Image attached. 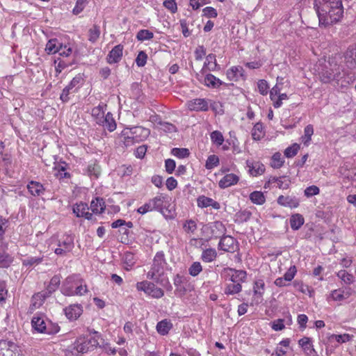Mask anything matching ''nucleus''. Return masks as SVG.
Wrapping results in <instances>:
<instances>
[{"label":"nucleus","mask_w":356,"mask_h":356,"mask_svg":"<svg viewBox=\"0 0 356 356\" xmlns=\"http://www.w3.org/2000/svg\"><path fill=\"white\" fill-rule=\"evenodd\" d=\"M314 8L320 26L325 27L339 22L343 15L341 0H314Z\"/></svg>","instance_id":"f257e3e1"},{"label":"nucleus","mask_w":356,"mask_h":356,"mask_svg":"<svg viewBox=\"0 0 356 356\" xmlns=\"http://www.w3.org/2000/svg\"><path fill=\"white\" fill-rule=\"evenodd\" d=\"M88 287L80 275L73 274L63 282L60 292L65 296H83L88 293Z\"/></svg>","instance_id":"f03ea898"},{"label":"nucleus","mask_w":356,"mask_h":356,"mask_svg":"<svg viewBox=\"0 0 356 356\" xmlns=\"http://www.w3.org/2000/svg\"><path fill=\"white\" fill-rule=\"evenodd\" d=\"M318 70L320 79L325 83L333 81H339L341 78V66L339 64L336 56L325 60L323 64H321V69Z\"/></svg>","instance_id":"7ed1b4c3"},{"label":"nucleus","mask_w":356,"mask_h":356,"mask_svg":"<svg viewBox=\"0 0 356 356\" xmlns=\"http://www.w3.org/2000/svg\"><path fill=\"white\" fill-rule=\"evenodd\" d=\"M32 328L38 333L54 335L60 328L58 323H53L42 314H36L31 320Z\"/></svg>","instance_id":"20e7f679"},{"label":"nucleus","mask_w":356,"mask_h":356,"mask_svg":"<svg viewBox=\"0 0 356 356\" xmlns=\"http://www.w3.org/2000/svg\"><path fill=\"white\" fill-rule=\"evenodd\" d=\"M166 264L164 253L162 251L156 252L152 267L147 273V277L152 280L156 279V277H161L163 274L164 266Z\"/></svg>","instance_id":"39448f33"},{"label":"nucleus","mask_w":356,"mask_h":356,"mask_svg":"<svg viewBox=\"0 0 356 356\" xmlns=\"http://www.w3.org/2000/svg\"><path fill=\"white\" fill-rule=\"evenodd\" d=\"M136 288L138 291H143L146 295L153 298L159 299L164 296V291L162 289L158 287L154 282L147 280L137 282Z\"/></svg>","instance_id":"423d86ee"},{"label":"nucleus","mask_w":356,"mask_h":356,"mask_svg":"<svg viewBox=\"0 0 356 356\" xmlns=\"http://www.w3.org/2000/svg\"><path fill=\"white\" fill-rule=\"evenodd\" d=\"M149 201L151 202L153 210L159 211L166 218H171L172 216L171 211L168 208L169 206L168 195L160 194L149 200Z\"/></svg>","instance_id":"0eeeda50"},{"label":"nucleus","mask_w":356,"mask_h":356,"mask_svg":"<svg viewBox=\"0 0 356 356\" xmlns=\"http://www.w3.org/2000/svg\"><path fill=\"white\" fill-rule=\"evenodd\" d=\"M0 356H24L20 348L13 341H0Z\"/></svg>","instance_id":"6e6552de"},{"label":"nucleus","mask_w":356,"mask_h":356,"mask_svg":"<svg viewBox=\"0 0 356 356\" xmlns=\"http://www.w3.org/2000/svg\"><path fill=\"white\" fill-rule=\"evenodd\" d=\"M149 134L147 129L142 127H134L129 129V134L125 137V145H129L133 141L138 142L145 138Z\"/></svg>","instance_id":"1a4fd4ad"},{"label":"nucleus","mask_w":356,"mask_h":356,"mask_svg":"<svg viewBox=\"0 0 356 356\" xmlns=\"http://www.w3.org/2000/svg\"><path fill=\"white\" fill-rule=\"evenodd\" d=\"M74 247V238L70 235H64L59 239L58 248L54 250L57 255H66L71 252Z\"/></svg>","instance_id":"9d476101"},{"label":"nucleus","mask_w":356,"mask_h":356,"mask_svg":"<svg viewBox=\"0 0 356 356\" xmlns=\"http://www.w3.org/2000/svg\"><path fill=\"white\" fill-rule=\"evenodd\" d=\"M83 81V76L81 74L75 76L70 83L65 87L60 94V99L63 102H67L70 99L69 95L71 92H75L77 89L74 88H79V85Z\"/></svg>","instance_id":"9b49d317"},{"label":"nucleus","mask_w":356,"mask_h":356,"mask_svg":"<svg viewBox=\"0 0 356 356\" xmlns=\"http://www.w3.org/2000/svg\"><path fill=\"white\" fill-rule=\"evenodd\" d=\"M223 272L233 284H241L246 281L247 273L245 270L227 268L224 269Z\"/></svg>","instance_id":"f8f14e48"},{"label":"nucleus","mask_w":356,"mask_h":356,"mask_svg":"<svg viewBox=\"0 0 356 356\" xmlns=\"http://www.w3.org/2000/svg\"><path fill=\"white\" fill-rule=\"evenodd\" d=\"M236 243L234 237L228 235L223 236L219 241L218 248L225 252H234L237 248Z\"/></svg>","instance_id":"ddd939ff"},{"label":"nucleus","mask_w":356,"mask_h":356,"mask_svg":"<svg viewBox=\"0 0 356 356\" xmlns=\"http://www.w3.org/2000/svg\"><path fill=\"white\" fill-rule=\"evenodd\" d=\"M344 63L350 69H356V44L349 46L343 53Z\"/></svg>","instance_id":"4468645a"},{"label":"nucleus","mask_w":356,"mask_h":356,"mask_svg":"<svg viewBox=\"0 0 356 356\" xmlns=\"http://www.w3.org/2000/svg\"><path fill=\"white\" fill-rule=\"evenodd\" d=\"M64 313L67 318L71 321L77 320L83 313V307L79 304H72L66 307Z\"/></svg>","instance_id":"2eb2a0df"},{"label":"nucleus","mask_w":356,"mask_h":356,"mask_svg":"<svg viewBox=\"0 0 356 356\" xmlns=\"http://www.w3.org/2000/svg\"><path fill=\"white\" fill-rule=\"evenodd\" d=\"M88 209V204L83 202H77L72 207V211L76 217H84L87 220H92V213H89Z\"/></svg>","instance_id":"dca6fc26"},{"label":"nucleus","mask_w":356,"mask_h":356,"mask_svg":"<svg viewBox=\"0 0 356 356\" xmlns=\"http://www.w3.org/2000/svg\"><path fill=\"white\" fill-rule=\"evenodd\" d=\"M186 105L190 111H207L209 110V104L205 99H193L188 101Z\"/></svg>","instance_id":"f3484780"},{"label":"nucleus","mask_w":356,"mask_h":356,"mask_svg":"<svg viewBox=\"0 0 356 356\" xmlns=\"http://www.w3.org/2000/svg\"><path fill=\"white\" fill-rule=\"evenodd\" d=\"M124 47L122 44H118L115 46L108 53L106 56V62L109 64H114L119 63L123 55Z\"/></svg>","instance_id":"a211bd4d"},{"label":"nucleus","mask_w":356,"mask_h":356,"mask_svg":"<svg viewBox=\"0 0 356 356\" xmlns=\"http://www.w3.org/2000/svg\"><path fill=\"white\" fill-rule=\"evenodd\" d=\"M49 297L50 296H47V294L44 291L35 293L31 298V303L29 307V311L32 312L35 309L41 307L47 298Z\"/></svg>","instance_id":"6ab92c4d"},{"label":"nucleus","mask_w":356,"mask_h":356,"mask_svg":"<svg viewBox=\"0 0 356 356\" xmlns=\"http://www.w3.org/2000/svg\"><path fill=\"white\" fill-rule=\"evenodd\" d=\"M298 344L302 347L307 356H318L314 348L312 339L309 337H304L298 341Z\"/></svg>","instance_id":"aec40b11"},{"label":"nucleus","mask_w":356,"mask_h":356,"mask_svg":"<svg viewBox=\"0 0 356 356\" xmlns=\"http://www.w3.org/2000/svg\"><path fill=\"white\" fill-rule=\"evenodd\" d=\"M227 76L232 81H238L240 79H245V70L241 66H233L227 71Z\"/></svg>","instance_id":"412c9836"},{"label":"nucleus","mask_w":356,"mask_h":356,"mask_svg":"<svg viewBox=\"0 0 356 356\" xmlns=\"http://www.w3.org/2000/svg\"><path fill=\"white\" fill-rule=\"evenodd\" d=\"M27 189L33 197H40L44 195L45 188L43 185L36 181H31L27 184Z\"/></svg>","instance_id":"4be33fe9"},{"label":"nucleus","mask_w":356,"mask_h":356,"mask_svg":"<svg viewBox=\"0 0 356 356\" xmlns=\"http://www.w3.org/2000/svg\"><path fill=\"white\" fill-rule=\"evenodd\" d=\"M277 203L283 207L296 208L299 206L300 201L295 196L280 195L277 198Z\"/></svg>","instance_id":"5701e85b"},{"label":"nucleus","mask_w":356,"mask_h":356,"mask_svg":"<svg viewBox=\"0 0 356 356\" xmlns=\"http://www.w3.org/2000/svg\"><path fill=\"white\" fill-rule=\"evenodd\" d=\"M246 165L252 176L262 175L265 171L264 165L259 161L247 160Z\"/></svg>","instance_id":"b1692460"},{"label":"nucleus","mask_w":356,"mask_h":356,"mask_svg":"<svg viewBox=\"0 0 356 356\" xmlns=\"http://www.w3.org/2000/svg\"><path fill=\"white\" fill-rule=\"evenodd\" d=\"M239 178L237 175L233 173L225 175L218 183L220 188H226L231 186L235 185L238 183Z\"/></svg>","instance_id":"393cba45"},{"label":"nucleus","mask_w":356,"mask_h":356,"mask_svg":"<svg viewBox=\"0 0 356 356\" xmlns=\"http://www.w3.org/2000/svg\"><path fill=\"white\" fill-rule=\"evenodd\" d=\"M98 124L102 126L110 132L113 131L116 129V122L113 117V114L110 112H108L104 116Z\"/></svg>","instance_id":"a878e982"},{"label":"nucleus","mask_w":356,"mask_h":356,"mask_svg":"<svg viewBox=\"0 0 356 356\" xmlns=\"http://www.w3.org/2000/svg\"><path fill=\"white\" fill-rule=\"evenodd\" d=\"M220 69L219 65L216 62V56L213 54H209L206 57V60L202 69V73H204L207 70L209 71H215Z\"/></svg>","instance_id":"bb28decb"},{"label":"nucleus","mask_w":356,"mask_h":356,"mask_svg":"<svg viewBox=\"0 0 356 356\" xmlns=\"http://www.w3.org/2000/svg\"><path fill=\"white\" fill-rule=\"evenodd\" d=\"M61 278L60 275H55L51 277L45 290H44L47 296H51L58 289L60 284Z\"/></svg>","instance_id":"cd10ccee"},{"label":"nucleus","mask_w":356,"mask_h":356,"mask_svg":"<svg viewBox=\"0 0 356 356\" xmlns=\"http://www.w3.org/2000/svg\"><path fill=\"white\" fill-rule=\"evenodd\" d=\"M90 209L92 213L101 214L104 212L106 209L105 202L102 197H95L90 202Z\"/></svg>","instance_id":"c85d7f7f"},{"label":"nucleus","mask_w":356,"mask_h":356,"mask_svg":"<svg viewBox=\"0 0 356 356\" xmlns=\"http://www.w3.org/2000/svg\"><path fill=\"white\" fill-rule=\"evenodd\" d=\"M264 282L263 280H257L254 282L253 291L254 298L257 299V302H261L264 293Z\"/></svg>","instance_id":"c756f323"},{"label":"nucleus","mask_w":356,"mask_h":356,"mask_svg":"<svg viewBox=\"0 0 356 356\" xmlns=\"http://www.w3.org/2000/svg\"><path fill=\"white\" fill-rule=\"evenodd\" d=\"M74 348L78 353H85L90 350V348L87 342V338L80 337L76 340L74 343Z\"/></svg>","instance_id":"7c9ffc66"},{"label":"nucleus","mask_w":356,"mask_h":356,"mask_svg":"<svg viewBox=\"0 0 356 356\" xmlns=\"http://www.w3.org/2000/svg\"><path fill=\"white\" fill-rule=\"evenodd\" d=\"M106 107V104H99L97 106H95L92 109L91 115L97 124H99V122L105 115L104 112Z\"/></svg>","instance_id":"2f4dec72"},{"label":"nucleus","mask_w":356,"mask_h":356,"mask_svg":"<svg viewBox=\"0 0 356 356\" xmlns=\"http://www.w3.org/2000/svg\"><path fill=\"white\" fill-rule=\"evenodd\" d=\"M204 84L208 87L218 88L222 84V81L214 75L208 74L204 78Z\"/></svg>","instance_id":"473e14b6"},{"label":"nucleus","mask_w":356,"mask_h":356,"mask_svg":"<svg viewBox=\"0 0 356 356\" xmlns=\"http://www.w3.org/2000/svg\"><path fill=\"white\" fill-rule=\"evenodd\" d=\"M304 218L299 213L292 215L290 218V225L293 230L299 229L304 224Z\"/></svg>","instance_id":"72a5a7b5"},{"label":"nucleus","mask_w":356,"mask_h":356,"mask_svg":"<svg viewBox=\"0 0 356 356\" xmlns=\"http://www.w3.org/2000/svg\"><path fill=\"white\" fill-rule=\"evenodd\" d=\"M172 328V323L167 319L162 320L156 325V330L161 335H166Z\"/></svg>","instance_id":"f704fd0d"},{"label":"nucleus","mask_w":356,"mask_h":356,"mask_svg":"<svg viewBox=\"0 0 356 356\" xmlns=\"http://www.w3.org/2000/svg\"><path fill=\"white\" fill-rule=\"evenodd\" d=\"M59 44L57 39H51L46 44L45 51L48 54H53L59 52Z\"/></svg>","instance_id":"c9c22d12"},{"label":"nucleus","mask_w":356,"mask_h":356,"mask_svg":"<svg viewBox=\"0 0 356 356\" xmlns=\"http://www.w3.org/2000/svg\"><path fill=\"white\" fill-rule=\"evenodd\" d=\"M217 257V252L213 248H207L202 252L201 259L204 262H211Z\"/></svg>","instance_id":"e433bc0d"},{"label":"nucleus","mask_w":356,"mask_h":356,"mask_svg":"<svg viewBox=\"0 0 356 356\" xmlns=\"http://www.w3.org/2000/svg\"><path fill=\"white\" fill-rule=\"evenodd\" d=\"M101 33L100 27L98 25L94 24L88 30V40L92 43H95L97 41Z\"/></svg>","instance_id":"4c0bfd02"},{"label":"nucleus","mask_w":356,"mask_h":356,"mask_svg":"<svg viewBox=\"0 0 356 356\" xmlns=\"http://www.w3.org/2000/svg\"><path fill=\"white\" fill-rule=\"evenodd\" d=\"M87 173L90 177L93 176L95 178H98L101 173L99 165L96 161L90 163L88 165Z\"/></svg>","instance_id":"58836bf2"},{"label":"nucleus","mask_w":356,"mask_h":356,"mask_svg":"<svg viewBox=\"0 0 356 356\" xmlns=\"http://www.w3.org/2000/svg\"><path fill=\"white\" fill-rule=\"evenodd\" d=\"M250 200L254 204L261 205L265 203L266 198L261 191H254L250 194Z\"/></svg>","instance_id":"ea45409f"},{"label":"nucleus","mask_w":356,"mask_h":356,"mask_svg":"<svg viewBox=\"0 0 356 356\" xmlns=\"http://www.w3.org/2000/svg\"><path fill=\"white\" fill-rule=\"evenodd\" d=\"M242 291V286L240 284H227L225 288V293L226 295H234Z\"/></svg>","instance_id":"a19ab883"},{"label":"nucleus","mask_w":356,"mask_h":356,"mask_svg":"<svg viewBox=\"0 0 356 356\" xmlns=\"http://www.w3.org/2000/svg\"><path fill=\"white\" fill-rule=\"evenodd\" d=\"M314 134V128L312 124H308L305 127L304 136L302 137L304 145H308L312 140V136Z\"/></svg>","instance_id":"79ce46f5"},{"label":"nucleus","mask_w":356,"mask_h":356,"mask_svg":"<svg viewBox=\"0 0 356 356\" xmlns=\"http://www.w3.org/2000/svg\"><path fill=\"white\" fill-rule=\"evenodd\" d=\"M153 38L154 33L147 29L140 30L136 35V38L139 41L149 40Z\"/></svg>","instance_id":"37998d69"},{"label":"nucleus","mask_w":356,"mask_h":356,"mask_svg":"<svg viewBox=\"0 0 356 356\" xmlns=\"http://www.w3.org/2000/svg\"><path fill=\"white\" fill-rule=\"evenodd\" d=\"M171 154L179 159H184L190 155V152L187 148L175 147L171 149Z\"/></svg>","instance_id":"c03bdc74"},{"label":"nucleus","mask_w":356,"mask_h":356,"mask_svg":"<svg viewBox=\"0 0 356 356\" xmlns=\"http://www.w3.org/2000/svg\"><path fill=\"white\" fill-rule=\"evenodd\" d=\"M225 232V226L221 222L216 221L213 223L211 232L215 237H220V235L224 234Z\"/></svg>","instance_id":"a18cd8bd"},{"label":"nucleus","mask_w":356,"mask_h":356,"mask_svg":"<svg viewBox=\"0 0 356 356\" xmlns=\"http://www.w3.org/2000/svg\"><path fill=\"white\" fill-rule=\"evenodd\" d=\"M348 296L346 297L344 295L343 291L341 289H335L331 291L330 296L328 297V299H332L334 301H341L346 298H348Z\"/></svg>","instance_id":"49530a36"},{"label":"nucleus","mask_w":356,"mask_h":356,"mask_svg":"<svg viewBox=\"0 0 356 356\" xmlns=\"http://www.w3.org/2000/svg\"><path fill=\"white\" fill-rule=\"evenodd\" d=\"M219 165V158L215 154L209 156L207 159L205 168L211 170Z\"/></svg>","instance_id":"de8ad7c7"},{"label":"nucleus","mask_w":356,"mask_h":356,"mask_svg":"<svg viewBox=\"0 0 356 356\" xmlns=\"http://www.w3.org/2000/svg\"><path fill=\"white\" fill-rule=\"evenodd\" d=\"M186 282V278L184 275H181L179 274H177L173 279V282L175 286L177 287V291H184L186 289L182 284Z\"/></svg>","instance_id":"09e8293b"},{"label":"nucleus","mask_w":356,"mask_h":356,"mask_svg":"<svg viewBox=\"0 0 356 356\" xmlns=\"http://www.w3.org/2000/svg\"><path fill=\"white\" fill-rule=\"evenodd\" d=\"M55 63H57L56 66V71L57 73L60 74L63 70L71 66L73 64V62L67 61L63 58H58L57 60H55Z\"/></svg>","instance_id":"8fccbe9b"},{"label":"nucleus","mask_w":356,"mask_h":356,"mask_svg":"<svg viewBox=\"0 0 356 356\" xmlns=\"http://www.w3.org/2000/svg\"><path fill=\"white\" fill-rule=\"evenodd\" d=\"M337 276L340 278L344 283L347 284H350L353 282L354 277L353 276L348 273L345 270H341L337 273Z\"/></svg>","instance_id":"3c124183"},{"label":"nucleus","mask_w":356,"mask_h":356,"mask_svg":"<svg viewBox=\"0 0 356 356\" xmlns=\"http://www.w3.org/2000/svg\"><path fill=\"white\" fill-rule=\"evenodd\" d=\"M263 126L261 123H257L252 131V137L255 140H259L263 136Z\"/></svg>","instance_id":"603ef678"},{"label":"nucleus","mask_w":356,"mask_h":356,"mask_svg":"<svg viewBox=\"0 0 356 356\" xmlns=\"http://www.w3.org/2000/svg\"><path fill=\"white\" fill-rule=\"evenodd\" d=\"M12 257L6 252H0V267L7 268L12 263Z\"/></svg>","instance_id":"864d4df0"},{"label":"nucleus","mask_w":356,"mask_h":356,"mask_svg":"<svg viewBox=\"0 0 356 356\" xmlns=\"http://www.w3.org/2000/svg\"><path fill=\"white\" fill-rule=\"evenodd\" d=\"M284 161L280 152L275 153L271 159L270 165L273 168H280L282 166Z\"/></svg>","instance_id":"5fc2aeb1"},{"label":"nucleus","mask_w":356,"mask_h":356,"mask_svg":"<svg viewBox=\"0 0 356 356\" xmlns=\"http://www.w3.org/2000/svg\"><path fill=\"white\" fill-rule=\"evenodd\" d=\"M43 261V257H31L23 260L22 264L26 266L38 265Z\"/></svg>","instance_id":"6e6d98bb"},{"label":"nucleus","mask_w":356,"mask_h":356,"mask_svg":"<svg viewBox=\"0 0 356 356\" xmlns=\"http://www.w3.org/2000/svg\"><path fill=\"white\" fill-rule=\"evenodd\" d=\"M202 270V266L198 261L193 262L188 268V273L193 277H195Z\"/></svg>","instance_id":"4d7b16f0"},{"label":"nucleus","mask_w":356,"mask_h":356,"mask_svg":"<svg viewBox=\"0 0 356 356\" xmlns=\"http://www.w3.org/2000/svg\"><path fill=\"white\" fill-rule=\"evenodd\" d=\"M300 149V145L297 143L288 147L284 151V156L287 158H292L296 156Z\"/></svg>","instance_id":"13d9d810"},{"label":"nucleus","mask_w":356,"mask_h":356,"mask_svg":"<svg viewBox=\"0 0 356 356\" xmlns=\"http://www.w3.org/2000/svg\"><path fill=\"white\" fill-rule=\"evenodd\" d=\"M211 141L216 145L220 146L224 142V137L219 131H214L211 134Z\"/></svg>","instance_id":"bf43d9fd"},{"label":"nucleus","mask_w":356,"mask_h":356,"mask_svg":"<svg viewBox=\"0 0 356 356\" xmlns=\"http://www.w3.org/2000/svg\"><path fill=\"white\" fill-rule=\"evenodd\" d=\"M183 229L186 233H194L197 229V224L193 220H186L183 225Z\"/></svg>","instance_id":"052dcab7"},{"label":"nucleus","mask_w":356,"mask_h":356,"mask_svg":"<svg viewBox=\"0 0 356 356\" xmlns=\"http://www.w3.org/2000/svg\"><path fill=\"white\" fill-rule=\"evenodd\" d=\"M212 200V198L201 195L197 198V204L199 207L205 208L211 206Z\"/></svg>","instance_id":"680f3d73"},{"label":"nucleus","mask_w":356,"mask_h":356,"mask_svg":"<svg viewBox=\"0 0 356 356\" xmlns=\"http://www.w3.org/2000/svg\"><path fill=\"white\" fill-rule=\"evenodd\" d=\"M87 3V0H76L72 13L76 15L81 13L84 10Z\"/></svg>","instance_id":"e2e57ef3"},{"label":"nucleus","mask_w":356,"mask_h":356,"mask_svg":"<svg viewBox=\"0 0 356 356\" xmlns=\"http://www.w3.org/2000/svg\"><path fill=\"white\" fill-rule=\"evenodd\" d=\"M251 212L247 210L240 211L236 213V220L240 222H243L248 221L251 216Z\"/></svg>","instance_id":"0e129e2a"},{"label":"nucleus","mask_w":356,"mask_h":356,"mask_svg":"<svg viewBox=\"0 0 356 356\" xmlns=\"http://www.w3.org/2000/svg\"><path fill=\"white\" fill-rule=\"evenodd\" d=\"M319 193H320L319 188L315 185H312V186L307 187L304 191L305 195L307 197H311L314 195H318Z\"/></svg>","instance_id":"69168bd1"},{"label":"nucleus","mask_w":356,"mask_h":356,"mask_svg":"<svg viewBox=\"0 0 356 356\" xmlns=\"http://www.w3.org/2000/svg\"><path fill=\"white\" fill-rule=\"evenodd\" d=\"M147 54L143 51H139V53L136 58V63L138 67H143L145 65V64L147 63Z\"/></svg>","instance_id":"338daca9"},{"label":"nucleus","mask_w":356,"mask_h":356,"mask_svg":"<svg viewBox=\"0 0 356 356\" xmlns=\"http://www.w3.org/2000/svg\"><path fill=\"white\" fill-rule=\"evenodd\" d=\"M123 261L128 266L132 267L136 262L134 254L131 252H125L123 256Z\"/></svg>","instance_id":"774afa93"}]
</instances>
